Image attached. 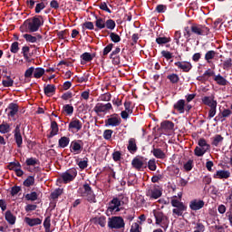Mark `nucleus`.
<instances>
[{
    "label": "nucleus",
    "mask_w": 232,
    "mask_h": 232,
    "mask_svg": "<svg viewBox=\"0 0 232 232\" xmlns=\"http://www.w3.org/2000/svg\"><path fill=\"white\" fill-rule=\"evenodd\" d=\"M44 24V17L43 15L36 14L31 18H28L24 22V27L29 34L39 32V28Z\"/></svg>",
    "instance_id": "f257e3e1"
},
{
    "label": "nucleus",
    "mask_w": 232,
    "mask_h": 232,
    "mask_svg": "<svg viewBox=\"0 0 232 232\" xmlns=\"http://www.w3.org/2000/svg\"><path fill=\"white\" fill-rule=\"evenodd\" d=\"M185 28L188 31V35H190V37L191 35H209V27L206 26L205 24L190 23L188 25H186Z\"/></svg>",
    "instance_id": "f03ea898"
},
{
    "label": "nucleus",
    "mask_w": 232,
    "mask_h": 232,
    "mask_svg": "<svg viewBox=\"0 0 232 232\" xmlns=\"http://www.w3.org/2000/svg\"><path fill=\"white\" fill-rule=\"evenodd\" d=\"M79 192L81 193V197L86 198L87 202H90L91 204H95V202H97V199L95 198V193H93V189L90 184H83L82 188H79Z\"/></svg>",
    "instance_id": "7ed1b4c3"
},
{
    "label": "nucleus",
    "mask_w": 232,
    "mask_h": 232,
    "mask_svg": "<svg viewBox=\"0 0 232 232\" xmlns=\"http://www.w3.org/2000/svg\"><path fill=\"white\" fill-rule=\"evenodd\" d=\"M170 204L172 208H175L172 209V213L173 215H176V217H182V215H184V211L188 210V206H186L183 202L179 201L177 199V196L173 197Z\"/></svg>",
    "instance_id": "20e7f679"
},
{
    "label": "nucleus",
    "mask_w": 232,
    "mask_h": 232,
    "mask_svg": "<svg viewBox=\"0 0 232 232\" xmlns=\"http://www.w3.org/2000/svg\"><path fill=\"white\" fill-rule=\"evenodd\" d=\"M189 37L191 36L188 34V29L186 26L183 28V35L180 31H176L174 34V41L178 46H186V44L189 43Z\"/></svg>",
    "instance_id": "39448f33"
},
{
    "label": "nucleus",
    "mask_w": 232,
    "mask_h": 232,
    "mask_svg": "<svg viewBox=\"0 0 232 232\" xmlns=\"http://www.w3.org/2000/svg\"><path fill=\"white\" fill-rule=\"evenodd\" d=\"M153 216L155 218L157 226H160L163 228L168 227L169 219L166 215H164V212L160 210H153Z\"/></svg>",
    "instance_id": "423d86ee"
},
{
    "label": "nucleus",
    "mask_w": 232,
    "mask_h": 232,
    "mask_svg": "<svg viewBox=\"0 0 232 232\" xmlns=\"http://www.w3.org/2000/svg\"><path fill=\"white\" fill-rule=\"evenodd\" d=\"M125 226L126 223H124L122 217L114 216L109 218L108 227H110V229H122Z\"/></svg>",
    "instance_id": "0eeeda50"
},
{
    "label": "nucleus",
    "mask_w": 232,
    "mask_h": 232,
    "mask_svg": "<svg viewBox=\"0 0 232 232\" xmlns=\"http://www.w3.org/2000/svg\"><path fill=\"white\" fill-rule=\"evenodd\" d=\"M75 177H77V169L75 168L69 169L65 172L61 174V179L63 184L72 182V180H75Z\"/></svg>",
    "instance_id": "6e6552de"
},
{
    "label": "nucleus",
    "mask_w": 232,
    "mask_h": 232,
    "mask_svg": "<svg viewBox=\"0 0 232 232\" xmlns=\"http://www.w3.org/2000/svg\"><path fill=\"white\" fill-rule=\"evenodd\" d=\"M121 199H119V198H113L109 202L107 211H109L111 215H113V213H119V211H121Z\"/></svg>",
    "instance_id": "1a4fd4ad"
},
{
    "label": "nucleus",
    "mask_w": 232,
    "mask_h": 232,
    "mask_svg": "<svg viewBox=\"0 0 232 232\" xmlns=\"http://www.w3.org/2000/svg\"><path fill=\"white\" fill-rule=\"evenodd\" d=\"M14 140L17 148H23V134H21V124H17L13 130Z\"/></svg>",
    "instance_id": "9d476101"
},
{
    "label": "nucleus",
    "mask_w": 232,
    "mask_h": 232,
    "mask_svg": "<svg viewBox=\"0 0 232 232\" xmlns=\"http://www.w3.org/2000/svg\"><path fill=\"white\" fill-rule=\"evenodd\" d=\"M7 117H11L13 121H15V115L19 112V105L15 102H11L6 108Z\"/></svg>",
    "instance_id": "9b49d317"
},
{
    "label": "nucleus",
    "mask_w": 232,
    "mask_h": 232,
    "mask_svg": "<svg viewBox=\"0 0 232 232\" xmlns=\"http://www.w3.org/2000/svg\"><path fill=\"white\" fill-rule=\"evenodd\" d=\"M121 120L119 117V114L114 113V114H111L109 119L105 120V126L107 127L112 126L115 128L117 126H121Z\"/></svg>",
    "instance_id": "f8f14e48"
},
{
    "label": "nucleus",
    "mask_w": 232,
    "mask_h": 232,
    "mask_svg": "<svg viewBox=\"0 0 232 232\" xmlns=\"http://www.w3.org/2000/svg\"><path fill=\"white\" fill-rule=\"evenodd\" d=\"M95 113H108L109 110H113V106L108 102V103H97L94 107Z\"/></svg>",
    "instance_id": "ddd939ff"
},
{
    "label": "nucleus",
    "mask_w": 232,
    "mask_h": 232,
    "mask_svg": "<svg viewBox=\"0 0 232 232\" xmlns=\"http://www.w3.org/2000/svg\"><path fill=\"white\" fill-rule=\"evenodd\" d=\"M175 66L179 68V70H181L185 73H188V72H191L193 68V64H191L189 62H176Z\"/></svg>",
    "instance_id": "4468645a"
},
{
    "label": "nucleus",
    "mask_w": 232,
    "mask_h": 232,
    "mask_svg": "<svg viewBox=\"0 0 232 232\" xmlns=\"http://www.w3.org/2000/svg\"><path fill=\"white\" fill-rule=\"evenodd\" d=\"M94 19H96L95 21V32H99V30H104L105 26H106V19L98 16L97 14H95L94 13H92Z\"/></svg>",
    "instance_id": "2eb2a0df"
},
{
    "label": "nucleus",
    "mask_w": 232,
    "mask_h": 232,
    "mask_svg": "<svg viewBox=\"0 0 232 232\" xmlns=\"http://www.w3.org/2000/svg\"><path fill=\"white\" fill-rule=\"evenodd\" d=\"M80 142L82 140H72L70 145V151L73 153V155H79L81 151H82V145Z\"/></svg>",
    "instance_id": "dca6fc26"
},
{
    "label": "nucleus",
    "mask_w": 232,
    "mask_h": 232,
    "mask_svg": "<svg viewBox=\"0 0 232 232\" xmlns=\"http://www.w3.org/2000/svg\"><path fill=\"white\" fill-rule=\"evenodd\" d=\"M205 204L206 203L202 199H192L189 202V208L192 211H198V210L202 209V208H204Z\"/></svg>",
    "instance_id": "f3484780"
},
{
    "label": "nucleus",
    "mask_w": 232,
    "mask_h": 232,
    "mask_svg": "<svg viewBox=\"0 0 232 232\" xmlns=\"http://www.w3.org/2000/svg\"><path fill=\"white\" fill-rule=\"evenodd\" d=\"M24 222L27 224V226H29L30 227H34V226H41V224H43V219L39 218H32L29 217H25Z\"/></svg>",
    "instance_id": "a211bd4d"
},
{
    "label": "nucleus",
    "mask_w": 232,
    "mask_h": 232,
    "mask_svg": "<svg viewBox=\"0 0 232 232\" xmlns=\"http://www.w3.org/2000/svg\"><path fill=\"white\" fill-rule=\"evenodd\" d=\"M147 197H150V198H154V200H157V198H160V197H162V191L157 188L149 189L147 191Z\"/></svg>",
    "instance_id": "6ab92c4d"
},
{
    "label": "nucleus",
    "mask_w": 232,
    "mask_h": 232,
    "mask_svg": "<svg viewBox=\"0 0 232 232\" xmlns=\"http://www.w3.org/2000/svg\"><path fill=\"white\" fill-rule=\"evenodd\" d=\"M215 75V72H213L211 69H208L203 75L198 76L197 78V81H199V82H207V81L209 80V77H213Z\"/></svg>",
    "instance_id": "aec40b11"
},
{
    "label": "nucleus",
    "mask_w": 232,
    "mask_h": 232,
    "mask_svg": "<svg viewBox=\"0 0 232 232\" xmlns=\"http://www.w3.org/2000/svg\"><path fill=\"white\" fill-rule=\"evenodd\" d=\"M59 133V125L57 124V121H52L51 122V131L49 134H47V139H53L55 135H58Z\"/></svg>",
    "instance_id": "412c9836"
},
{
    "label": "nucleus",
    "mask_w": 232,
    "mask_h": 232,
    "mask_svg": "<svg viewBox=\"0 0 232 232\" xmlns=\"http://www.w3.org/2000/svg\"><path fill=\"white\" fill-rule=\"evenodd\" d=\"M5 218L10 226H14L17 220V218L12 213L11 210L5 211Z\"/></svg>",
    "instance_id": "4be33fe9"
},
{
    "label": "nucleus",
    "mask_w": 232,
    "mask_h": 232,
    "mask_svg": "<svg viewBox=\"0 0 232 232\" xmlns=\"http://www.w3.org/2000/svg\"><path fill=\"white\" fill-rule=\"evenodd\" d=\"M69 130H75L76 131H81L82 130V122L78 119L72 120L69 123Z\"/></svg>",
    "instance_id": "5701e85b"
},
{
    "label": "nucleus",
    "mask_w": 232,
    "mask_h": 232,
    "mask_svg": "<svg viewBox=\"0 0 232 232\" xmlns=\"http://www.w3.org/2000/svg\"><path fill=\"white\" fill-rule=\"evenodd\" d=\"M231 177V172L228 170H217V172L213 175V179H229Z\"/></svg>",
    "instance_id": "b1692460"
},
{
    "label": "nucleus",
    "mask_w": 232,
    "mask_h": 232,
    "mask_svg": "<svg viewBox=\"0 0 232 232\" xmlns=\"http://www.w3.org/2000/svg\"><path fill=\"white\" fill-rule=\"evenodd\" d=\"M131 166L134 168V169H137V171H140L141 168H146V165L144 166V161L139 158H134L131 160Z\"/></svg>",
    "instance_id": "393cba45"
},
{
    "label": "nucleus",
    "mask_w": 232,
    "mask_h": 232,
    "mask_svg": "<svg viewBox=\"0 0 232 232\" xmlns=\"http://www.w3.org/2000/svg\"><path fill=\"white\" fill-rule=\"evenodd\" d=\"M174 110H177L179 113H184L186 108V101L185 100H179L174 105Z\"/></svg>",
    "instance_id": "a878e982"
},
{
    "label": "nucleus",
    "mask_w": 232,
    "mask_h": 232,
    "mask_svg": "<svg viewBox=\"0 0 232 232\" xmlns=\"http://www.w3.org/2000/svg\"><path fill=\"white\" fill-rule=\"evenodd\" d=\"M127 150L130 153H136L137 150H139V148H137V140H135V138H130L129 140Z\"/></svg>",
    "instance_id": "bb28decb"
},
{
    "label": "nucleus",
    "mask_w": 232,
    "mask_h": 232,
    "mask_svg": "<svg viewBox=\"0 0 232 232\" xmlns=\"http://www.w3.org/2000/svg\"><path fill=\"white\" fill-rule=\"evenodd\" d=\"M24 39H25L26 43H37V41H41L43 39V35L37 34L36 36H34L29 34H24Z\"/></svg>",
    "instance_id": "cd10ccee"
},
{
    "label": "nucleus",
    "mask_w": 232,
    "mask_h": 232,
    "mask_svg": "<svg viewBox=\"0 0 232 232\" xmlns=\"http://www.w3.org/2000/svg\"><path fill=\"white\" fill-rule=\"evenodd\" d=\"M203 104H205V106H208L209 108H213L214 106H217V101H215L213 98L209 97V96H204L201 99Z\"/></svg>",
    "instance_id": "c85d7f7f"
},
{
    "label": "nucleus",
    "mask_w": 232,
    "mask_h": 232,
    "mask_svg": "<svg viewBox=\"0 0 232 232\" xmlns=\"http://www.w3.org/2000/svg\"><path fill=\"white\" fill-rule=\"evenodd\" d=\"M222 142H224V137L220 134H217L212 138L211 144L215 146V148H218L219 146H222Z\"/></svg>",
    "instance_id": "c756f323"
},
{
    "label": "nucleus",
    "mask_w": 232,
    "mask_h": 232,
    "mask_svg": "<svg viewBox=\"0 0 232 232\" xmlns=\"http://www.w3.org/2000/svg\"><path fill=\"white\" fill-rule=\"evenodd\" d=\"M55 86L53 84H47L44 88V94L47 97H52V95H53V93H55Z\"/></svg>",
    "instance_id": "7c9ffc66"
},
{
    "label": "nucleus",
    "mask_w": 232,
    "mask_h": 232,
    "mask_svg": "<svg viewBox=\"0 0 232 232\" xmlns=\"http://www.w3.org/2000/svg\"><path fill=\"white\" fill-rule=\"evenodd\" d=\"M216 57L217 52H215L214 50L208 51L205 53V61H207L208 64H211V61H213V59H215Z\"/></svg>",
    "instance_id": "2f4dec72"
},
{
    "label": "nucleus",
    "mask_w": 232,
    "mask_h": 232,
    "mask_svg": "<svg viewBox=\"0 0 232 232\" xmlns=\"http://www.w3.org/2000/svg\"><path fill=\"white\" fill-rule=\"evenodd\" d=\"M70 144V138L66 136H63L58 140V146L59 148H67V146Z\"/></svg>",
    "instance_id": "473e14b6"
},
{
    "label": "nucleus",
    "mask_w": 232,
    "mask_h": 232,
    "mask_svg": "<svg viewBox=\"0 0 232 232\" xmlns=\"http://www.w3.org/2000/svg\"><path fill=\"white\" fill-rule=\"evenodd\" d=\"M161 130H173L175 128V123L169 121H164L160 123Z\"/></svg>",
    "instance_id": "72a5a7b5"
},
{
    "label": "nucleus",
    "mask_w": 232,
    "mask_h": 232,
    "mask_svg": "<svg viewBox=\"0 0 232 232\" xmlns=\"http://www.w3.org/2000/svg\"><path fill=\"white\" fill-rule=\"evenodd\" d=\"M151 153L156 159H166V153H164V151L160 149H153Z\"/></svg>",
    "instance_id": "f704fd0d"
},
{
    "label": "nucleus",
    "mask_w": 232,
    "mask_h": 232,
    "mask_svg": "<svg viewBox=\"0 0 232 232\" xmlns=\"http://www.w3.org/2000/svg\"><path fill=\"white\" fill-rule=\"evenodd\" d=\"M214 81L217 82V84L219 86H227V80L221 76L220 74H218L214 77Z\"/></svg>",
    "instance_id": "c9c22d12"
},
{
    "label": "nucleus",
    "mask_w": 232,
    "mask_h": 232,
    "mask_svg": "<svg viewBox=\"0 0 232 232\" xmlns=\"http://www.w3.org/2000/svg\"><path fill=\"white\" fill-rule=\"evenodd\" d=\"M167 79L169 81L171 84H178L180 81V77L177 73H170L167 76Z\"/></svg>",
    "instance_id": "e433bc0d"
},
{
    "label": "nucleus",
    "mask_w": 232,
    "mask_h": 232,
    "mask_svg": "<svg viewBox=\"0 0 232 232\" xmlns=\"http://www.w3.org/2000/svg\"><path fill=\"white\" fill-rule=\"evenodd\" d=\"M198 144L199 148H203L207 151H209V150L211 148V146L209 144H208V141L204 138L199 139L198 141Z\"/></svg>",
    "instance_id": "4c0bfd02"
},
{
    "label": "nucleus",
    "mask_w": 232,
    "mask_h": 232,
    "mask_svg": "<svg viewBox=\"0 0 232 232\" xmlns=\"http://www.w3.org/2000/svg\"><path fill=\"white\" fill-rule=\"evenodd\" d=\"M44 68L37 67L34 69V79H41L44 75Z\"/></svg>",
    "instance_id": "58836bf2"
},
{
    "label": "nucleus",
    "mask_w": 232,
    "mask_h": 232,
    "mask_svg": "<svg viewBox=\"0 0 232 232\" xmlns=\"http://www.w3.org/2000/svg\"><path fill=\"white\" fill-rule=\"evenodd\" d=\"M116 26L117 24H115V21L113 19H108L107 21H105V28H107V30L113 31L115 30Z\"/></svg>",
    "instance_id": "ea45409f"
},
{
    "label": "nucleus",
    "mask_w": 232,
    "mask_h": 232,
    "mask_svg": "<svg viewBox=\"0 0 232 232\" xmlns=\"http://www.w3.org/2000/svg\"><path fill=\"white\" fill-rule=\"evenodd\" d=\"M35 184V178L34 176H28L27 179L24 181V186L25 188H30Z\"/></svg>",
    "instance_id": "a19ab883"
},
{
    "label": "nucleus",
    "mask_w": 232,
    "mask_h": 232,
    "mask_svg": "<svg viewBox=\"0 0 232 232\" xmlns=\"http://www.w3.org/2000/svg\"><path fill=\"white\" fill-rule=\"evenodd\" d=\"M222 68H223V70L229 72V70H231V68H232V59L227 58V60H225L222 63Z\"/></svg>",
    "instance_id": "79ce46f5"
},
{
    "label": "nucleus",
    "mask_w": 232,
    "mask_h": 232,
    "mask_svg": "<svg viewBox=\"0 0 232 232\" xmlns=\"http://www.w3.org/2000/svg\"><path fill=\"white\" fill-rule=\"evenodd\" d=\"M94 223L101 226V227H106V217L102 216L100 218H95Z\"/></svg>",
    "instance_id": "37998d69"
},
{
    "label": "nucleus",
    "mask_w": 232,
    "mask_h": 232,
    "mask_svg": "<svg viewBox=\"0 0 232 232\" xmlns=\"http://www.w3.org/2000/svg\"><path fill=\"white\" fill-rule=\"evenodd\" d=\"M4 88H10L14 86V81L10 76H7L5 80L2 81Z\"/></svg>",
    "instance_id": "c03bdc74"
},
{
    "label": "nucleus",
    "mask_w": 232,
    "mask_h": 232,
    "mask_svg": "<svg viewBox=\"0 0 232 232\" xmlns=\"http://www.w3.org/2000/svg\"><path fill=\"white\" fill-rule=\"evenodd\" d=\"M208 150L206 149H203L202 147H196L194 150V154L196 157H204Z\"/></svg>",
    "instance_id": "a18cd8bd"
},
{
    "label": "nucleus",
    "mask_w": 232,
    "mask_h": 232,
    "mask_svg": "<svg viewBox=\"0 0 232 232\" xmlns=\"http://www.w3.org/2000/svg\"><path fill=\"white\" fill-rule=\"evenodd\" d=\"M26 166H35V165H40L41 161L37 160V158H29L25 160Z\"/></svg>",
    "instance_id": "49530a36"
},
{
    "label": "nucleus",
    "mask_w": 232,
    "mask_h": 232,
    "mask_svg": "<svg viewBox=\"0 0 232 232\" xmlns=\"http://www.w3.org/2000/svg\"><path fill=\"white\" fill-rule=\"evenodd\" d=\"M170 42H171L170 37L168 38L166 36H163V37L156 38L157 44H168V43H170Z\"/></svg>",
    "instance_id": "de8ad7c7"
},
{
    "label": "nucleus",
    "mask_w": 232,
    "mask_h": 232,
    "mask_svg": "<svg viewBox=\"0 0 232 232\" xmlns=\"http://www.w3.org/2000/svg\"><path fill=\"white\" fill-rule=\"evenodd\" d=\"M63 195V188H56L53 190V192L51 193V198L53 200H55L56 198H59Z\"/></svg>",
    "instance_id": "09e8293b"
},
{
    "label": "nucleus",
    "mask_w": 232,
    "mask_h": 232,
    "mask_svg": "<svg viewBox=\"0 0 232 232\" xmlns=\"http://www.w3.org/2000/svg\"><path fill=\"white\" fill-rule=\"evenodd\" d=\"M26 200H31L32 202H35L37 198H39V195H37V192H31L30 194L25 195Z\"/></svg>",
    "instance_id": "8fccbe9b"
},
{
    "label": "nucleus",
    "mask_w": 232,
    "mask_h": 232,
    "mask_svg": "<svg viewBox=\"0 0 232 232\" xmlns=\"http://www.w3.org/2000/svg\"><path fill=\"white\" fill-rule=\"evenodd\" d=\"M196 226L194 227V232H204L206 231V226L201 222L194 223Z\"/></svg>",
    "instance_id": "3c124183"
},
{
    "label": "nucleus",
    "mask_w": 232,
    "mask_h": 232,
    "mask_svg": "<svg viewBox=\"0 0 232 232\" xmlns=\"http://www.w3.org/2000/svg\"><path fill=\"white\" fill-rule=\"evenodd\" d=\"M10 124L2 123L0 124V133H10Z\"/></svg>",
    "instance_id": "603ef678"
},
{
    "label": "nucleus",
    "mask_w": 232,
    "mask_h": 232,
    "mask_svg": "<svg viewBox=\"0 0 232 232\" xmlns=\"http://www.w3.org/2000/svg\"><path fill=\"white\" fill-rule=\"evenodd\" d=\"M82 30H95L93 22H85L82 24Z\"/></svg>",
    "instance_id": "864d4df0"
},
{
    "label": "nucleus",
    "mask_w": 232,
    "mask_h": 232,
    "mask_svg": "<svg viewBox=\"0 0 232 232\" xmlns=\"http://www.w3.org/2000/svg\"><path fill=\"white\" fill-rule=\"evenodd\" d=\"M8 169H10L11 171H16V169L18 168H21V163H19V161L17 162H10L7 165Z\"/></svg>",
    "instance_id": "5fc2aeb1"
},
{
    "label": "nucleus",
    "mask_w": 232,
    "mask_h": 232,
    "mask_svg": "<svg viewBox=\"0 0 232 232\" xmlns=\"http://www.w3.org/2000/svg\"><path fill=\"white\" fill-rule=\"evenodd\" d=\"M63 111L66 112V115H73V107L71 104H65Z\"/></svg>",
    "instance_id": "6e6d98bb"
},
{
    "label": "nucleus",
    "mask_w": 232,
    "mask_h": 232,
    "mask_svg": "<svg viewBox=\"0 0 232 232\" xmlns=\"http://www.w3.org/2000/svg\"><path fill=\"white\" fill-rule=\"evenodd\" d=\"M80 169H86L88 168V158H84L83 160L77 161Z\"/></svg>",
    "instance_id": "4d7b16f0"
},
{
    "label": "nucleus",
    "mask_w": 232,
    "mask_h": 232,
    "mask_svg": "<svg viewBox=\"0 0 232 232\" xmlns=\"http://www.w3.org/2000/svg\"><path fill=\"white\" fill-rule=\"evenodd\" d=\"M35 67H30L28 68L24 72L25 79H32V76H34Z\"/></svg>",
    "instance_id": "13d9d810"
},
{
    "label": "nucleus",
    "mask_w": 232,
    "mask_h": 232,
    "mask_svg": "<svg viewBox=\"0 0 232 232\" xmlns=\"http://www.w3.org/2000/svg\"><path fill=\"white\" fill-rule=\"evenodd\" d=\"M10 52H11L12 53H17L19 52V42H14V43L11 44Z\"/></svg>",
    "instance_id": "bf43d9fd"
},
{
    "label": "nucleus",
    "mask_w": 232,
    "mask_h": 232,
    "mask_svg": "<svg viewBox=\"0 0 232 232\" xmlns=\"http://www.w3.org/2000/svg\"><path fill=\"white\" fill-rule=\"evenodd\" d=\"M72 98H73V92H72L71 91L64 92L61 96V99H63V101H70V99H72Z\"/></svg>",
    "instance_id": "052dcab7"
},
{
    "label": "nucleus",
    "mask_w": 232,
    "mask_h": 232,
    "mask_svg": "<svg viewBox=\"0 0 232 232\" xmlns=\"http://www.w3.org/2000/svg\"><path fill=\"white\" fill-rule=\"evenodd\" d=\"M110 39L112 41V43H121V36L116 33H111Z\"/></svg>",
    "instance_id": "680f3d73"
},
{
    "label": "nucleus",
    "mask_w": 232,
    "mask_h": 232,
    "mask_svg": "<svg viewBox=\"0 0 232 232\" xmlns=\"http://www.w3.org/2000/svg\"><path fill=\"white\" fill-rule=\"evenodd\" d=\"M184 169L185 171H191L193 169V160H188L185 164H184Z\"/></svg>",
    "instance_id": "e2e57ef3"
},
{
    "label": "nucleus",
    "mask_w": 232,
    "mask_h": 232,
    "mask_svg": "<svg viewBox=\"0 0 232 232\" xmlns=\"http://www.w3.org/2000/svg\"><path fill=\"white\" fill-rule=\"evenodd\" d=\"M148 168L150 169V171H155L157 169V163L155 162V159L149 160Z\"/></svg>",
    "instance_id": "0e129e2a"
},
{
    "label": "nucleus",
    "mask_w": 232,
    "mask_h": 232,
    "mask_svg": "<svg viewBox=\"0 0 232 232\" xmlns=\"http://www.w3.org/2000/svg\"><path fill=\"white\" fill-rule=\"evenodd\" d=\"M111 135H113V130H105L103 131V139H105V140H111Z\"/></svg>",
    "instance_id": "69168bd1"
},
{
    "label": "nucleus",
    "mask_w": 232,
    "mask_h": 232,
    "mask_svg": "<svg viewBox=\"0 0 232 232\" xmlns=\"http://www.w3.org/2000/svg\"><path fill=\"white\" fill-rule=\"evenodd\" d=\"M81 59H82V61L85 63H92V54L90 53H83L81 55Z\"/></svg>",
    "instance_id": "338daca9"
},
{
    "label": "nucleus",
    "mask_w": 232,
    "mask_h": 232,
    "mask_svg": "<svg viewBox=\"0 0 232 232\" xmlns=\"http://www.w3.org/2000/svg\"><path fill=\"white\" fill-rule=\"evenodd\" d=\"M140 229H142V227H140V225H139V223H133L130 227V232H140Z\"/></svg>",
    "instance_id": "774afa93"
}]
</instances>
